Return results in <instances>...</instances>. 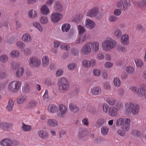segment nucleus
Instances as JSON below:
<instances>
[{"label": "nucleus", "instance_id": "nucleus-16", "mask_svg": "<svg viewBox=\"0 0 146 146\" xmlns=\"http://www.w3.org/2000/svg\"><path fill=\"white\" fill-rule=\"evenodd\" d=\"M129 36L126 34L123 35L121 38V44L124 45H127L129 44Z\"/></svg>", "mask_w": 146, "mask_h": 146}, {"label": "nucleus", "instance_id": "nucleus-62", "mask_svg": "<svg viewBox=\"0 0 146 146\" xmlns=\"http://www.w3.org/2000/svg\"><path fill=\"white\" fill-rule=\"evenodd\" d=\"M121 13V10L119 9H117L114 10V14L116 16L120 15Z\"/></svg>", "mask_w": 146, "mask_h": 146}, {"label": "nucleus", "instance_id": "nucleus-38", "mask_svg": "<svg viewBox=\"0 0 146 146\" xmlns=\"http://www.w3.org/2000/svg\"><path fill=\"white\" fill-rule=\"evenodd\" d=\"M117 49L119 52H125L127 50L126 48L121 45H118L117 46Z\"/></svg>", "mask_w": 146, "mask_h": 146}, {"label": "nucleus", "instance_id": "nucleus-35", "mask_svg": "<svg viewBox=\"0 0 146 146\" xmlns=\"http://www.w3.org/2000/svg\"><path fill=\"white\" fill-rule=\"evenodd\" d=\"M28 14L30 18L34 19L36 17L37 13L35 11L33 10H31L29 11Z\"/></svg>", "mask_w": 146, "mask_h": 146}, {"label": "nucleus", "instance_id": "nucleus-40", "mask_svg": "<svg viewBox=\"0 0 146 146\" xmlns=\"http://www.w3.org/2000/svg\"><path fill=\"white\" fill-rule=\"evenodd\" d=\"M109 131L108 128L106 126H103L101 128V133L104 135H106Z\"/></svg>", "mask_w": 146, "mask_h": 146}, {"label": "nucleus", "instance_id": "nucleus-25", "mask_svg": "<svg viewBox=\"0 0 146 146\" xmlns=\"http://www.w3.org/2000/svg\"><path fill=\"white\" fill-rule=\"evenodd\" d=\"M55 8L57 11L62 12L63 11L62 6L60 2L56 1L55 4Z\"/></svg>", "mask_w": 146, "mask_h": 146}, {"label": "nucleus", "instance_id": "nucleus-54", "mask_svg": "<svg viewBox=\"0 0 146 146\" xmlns=\"http://www.w3.org/2000/svg\"><path fill=\"white\" fill-rule=\"evenodd\" d=\"M135 63L137 66L139 67H141L143 65V62L142 60L137 59L135 60Z\"/></svg>", "mask_w": 146, "mask_h": 146}, {"label": "nucleus", "instance_id": "nucleus-56", "mask_svg": "<svg viewBox=\"0 0 146 146\" xmlns=\"http://www.w3.org/2000/svg\"><path fill=\"white\" fill-rule=\"evenodd\" d=\"M40 22L42 24H46L48 22V18L46 17H42L40 19Z\"/></svg>", "mask_w": 146, "mask_h": 146}, {"label": "nucleus", "instance_id": "nucleus-17", "mask_svg": "<svg viewBox=\"0 0 146 146\" xmlns=\"http://www.w3.org/2000/svg\"><path fill=\"white\" fill-rule=\"evenodd\" d=\"M0 126L4 130L8 131L12 127V125L10 123L5 122L1 123Z\"/></svg>", "mask_w": 146, "mask_h": 146}, {"label": "nucleus", "instance_id": "nucleus-64", "mask_svg": "<svg viewBox=\"0 0 146 146\" xmlns=\"http://www.w3.org/2000/svg\"><path fill=\"white\" fill-rule=\"evenodd\" d=\"M93 72L95 76H98L100 75L101 72L99 69H96L93 70Z\"/></svg>", "mask_w": 146, "mask_h": 146}, {"label": "nucleus", "instance_id": "nucleus-20", "mask_svg": "<svg viewBox=\"0 0 146 146\" xmlns=\"http://www.w3.org/2000/svg\"><path fill=\"white\" fill-rule=\"evenodd\" d=\"M38 134L39 137L43 139H46L48 136V133L44 130H39L38 132Z\"/></svg>", "mask_w": 146, "mask_h": 146}, {"label": "nucleus", "instance_id": "nucleus-57", "mask_svg": "<svg viewBox=\"0 0 146 146\" xmlns=\"http://www.w3.org/2000/svg\"><path fill=\"white\" fill-rule=\"evenodd\" d=\"M90 66V67H94L96 64V60L94 58H92L89 60Z\"/></svg>", "mask_w": 146, "mask_h": 146}, {"label": "nucleus", "instance_id": "nucleus-7", "mask_svg": "<svg viewBox=\"0 0 146 146\" xmlns=\"http://www.w3.org/2000/svg\"><path fill=\"white\" fill-rule=\"evenodd\" d=\"M58 116L60 117H64L68 111V109L66 106L64 104H60L58 106Z\"/></svg>", "mask_w": 146, "mask_h": 146}, {"label": "nucleus", "instance_id": "nucleus-49", "mask_svg": "<svg viewBox=\"0 0 146 146\" xmlns=\"http://www.w3.org/2000/svg\"><path fill=\"white\" fill-rule=\"evenodd\" d=\"M131 134L134 136L137 137L141 135V133L138 130L134 129L132 130L131 132Z\"/></svg>", "mask_w": 146, "mask_h": 146}, {"label": "nucleus", "instance_id": "nucleus-32", "mask_svg": "<svg viewBox=\"0 0 146 146\" xmlns=\"http://www.w3.org/2000/svg\"><path fill=\"white\" fill-rule=\"evenodd\" d=\"M27 97L25 95H21L17 98V102L18 104H21L26 100Z\"/></svg>", "mask_w": 146, "mask_h": 146}, {"label": "nucleus", "instance_id": "nucleus-58", "mask_svg": "<svg viewBox=\"0 0 146 146\" xmlns=\"http://www.w3.org/2000/svg\"><path fill=\"white\" fill-rule=\"evenodd\" d=\"M23 90L25 93L28 92L30 91V87L27 84H25L23 88Z\"/></svg>", "mask_w": 146, "mask_h": 146}, {"label": "nucleus", "instance_id": "nucleus-41", "mask_svg": "<svg viewBox=\"0 0 146 146\" xmlns=\"http://www.w3.org/2000/svg\"><path fill=\"white\" fill-rule=\"evenodd\" d=\"M79 34H84L86 30L84 27L81 25H79L77 27Z\"/></svg>", "mask_w": 146, "mask_h": 146}, {"label": "nucleus", "instance_id": "nucleus-24", "mask_svg": "<svg viewBox=\"0 0 146 146\" xmlns=\"http://www.w3.org/2000/svg\"><path fill=\"white\" fill-rule=\"evenodd\" d=\"M41 12L42 14L46 15L49 13V10L48 7L46 5H43L40 8Z\"/></svg>", "mask_w": 146, "mask_h": 146}, {"label": "nucleus", "instance_id": "nucleus-39", "mask_svg": "<svg viewBox=\"0 0 146 146\" xmlns=\"http://www.w3.org/2000/svg\"><path fill=\"white\" fill-rule=\"evenodd\" d=\"M104 120L103 118H100L98 119L96 123L97 127H100L104 123Z\"/></svg>", "mask_w": 146, "mask_h": 146}, {"label": "nucleus", "instance_id": "nucleus-2", "mask_svg": "<svg viewBox=\"0 0 146 146\" xmlns=\"http://www.w3.org/2000/svg\"><path fill=\"white\" fill-rule=\"evenodd\" d=\"M117 42L111 38H108L104 40L102 43L103 50L105 51H110L116 46Z\"/></svg>", "mask_w": 146, "mask_h": 146}, {"label": "nucleus", "instance_id": "nucleus-50", "mask_svg": "<svg viewBox=\"0 0 146 146\" xmlns=\"http://www.w3.org/2000/svg\"><path fill=\"white\" fill-rule=\"evenodd\" d=\"M123 107V105L122 103L120 102H117L115 106V108L117 110V111H118L122 109Z\"/></svg>", "mask_w": 146, "mask_h": 146}, {"label": "nucleus", "instance_id": "nucleus-15", "mask_svg": "<svg viewBox=\"0 0 146 146\" xmlns=\"http://www.w3.org/2000/svg\"><path fill=\"white\" fill-rule=\"evenodd\" d=\"M13 143L12 140L9 138L4 139L0 142L2 146H11Z\"/></svg>", "mask_w": 146, "mask_h": 146}, {"label": "nucleus", "instance_id": "nucleus-27", "mask_svg": "<svg viewBox=\"0 0 146 146\" xmlns=\"http://www.w3.org/2000/svg\"><path fill=\"white\" fill-rule=\"evenodd\" d=\"M37 102L35 101H32L29 102L26 106V108L28 110H30L35 108Z\"/></svg>", "mask_w": 146, "mask_h": 146}, {"label": "nucleus", "instance_id": "nucleus-26", "mask_svg": "<svg viewBox=\"0 0 146 146\" xmlns=\"http://www.w3.org/2000/svg\"><path fill=\"white\" fill-rule=\"evenodd\" d=\"M87 110L94 114L98 113V110L95 107L90 105H88L87 107Z\"/></svg>", "mask_w": 146, "mask_h": 146}, {"label": "nucleus", "instance_id": "nucleus-19", "mask_svg": "<svg viewBox=\"0 0 146 146\" xmlns=\"http://www.w3.org/2000/svg\"><path fill=\"white\" fill-rule=\"evenodd\" d=\"M22 40L25 42H28L31 40L32 38L29 34L26 33L23 35L22 37Z\"/></svg>", "mask_w": 146, "mask_h": 146}, {"label": "nucleus", "instance_id": "nucleus-29", "mask_svg": "<svg viewBox=\"0 0 146 146\" xmlns=\"http://www.w3.org/2000/svg\"><path fill=\"white\" fill-rule=\"evenodd\" d=\"M101 90L100 88L98 87H97L92 88L91 90V92L93 94L97 95L100 93Z\"/></svg>", "mask_w": 146, "mask_h": 146}, {"label": "nucleus", "instance_id": "nucleus-45", "mask_svg": "<svg viewBox=\"0 0 146 146\" xmlns=\"http://www.w3.org/2000/svg\"><path fill=\"white\" fill-rule=\"evenodd\" d=\"M82 64L83 66L85 68H90L89 60H84L83 61Z\"/></svg>", "mask_w": 146, "mask_h": 146}, {"label": "nucleus", "instance_id": "nucleus-14", "mask_svg": "<svg viewBox=\"0 0 146 146\" xmlns=\"http://www.w3.org/2000/svg\"><path fill=\"white\" fill-rule=\"evenodd\" d=\"M96 24L92 20L87 19L85 22V26L90 29H93L95 27Z\"/></svg>", "mask_w": 146, "mask_h": 146}, {"label": "nucleus", "instance_id": "nucleus-55", "mask_svg": "<svg viewBox=\"0 0 146 146\" xmlns=\"http://www.w3.org/2000/svg\"><path fill=\"white\" fill-rule=\"evenodd\" d=\"M107 102L110 105H113L116 102L115 100L113 98H109L107 100Z\"/></svg>", "mask_w": 146, "mask_h": 146}, {"label": "nucleus", "instance_id": "nucleus-9", "mask_svg": "<svg viewBox=\"0 0 146 146\" xmlns=\"http://www.w3.org/2000/svg\"><path fill=\"white\" fill-rule=\"evenodd\" d=\"M137 94L139 96L144 97L146 99V85L143 84L140 86L138 89Z\"/></svg>", "mask_w": 146, "mask_h": 146}, {"label": "nucleus", "instance_id": "nucleus-3", "mask_svg": "<svg viewBox=\"0 0 146 146\" xmlns=\"http://www.w3.org/2000/svg\"><path fill=\"white\" fill-rule=\"evenodd\" d=\"M70 85L68 80L66 78H61L58 82V89L61 92H66L69 89Z\"/></svg>", "mask_w": 146, "mask_h": 146}, {"label": "nucleus", "instance_id": "nucleus-36", "mask_svg": "<svg viewBox=\"0 0 146 146\" xmlns=\"http://www.w3.org/2000/svg\"><path fill=\"white\" fill-rule=\"evenodd\" d=\"M91 45L93 47L92 49L95 52L98 51L99 49V43L98 42H94L91 43Z\"/></svg>", "mask_w": 146, "mask_h": 146}, {"label": "nucleus", "instance_id": "nucleus-42", "mask_svg": "<svg viewBox=\"0 0 146 146\" xmlns=\"http://www.w3.org/2000/svg\"><path fill=\"white\" fill-rule=\"evenodd\" d=\"M67 68L69 70H73L77 68V65L74 63L68 64L67 65Z\"/></svg>", "mask_w": 146, "mask_h": 146}, {"label": "nucleus", "instance_id": "nucleus-13", "mask_svg": "<svg viewBox=\"0 0 146 146\" xmlns=\"http://www.w3.org/2000/svg\"><path fill=\"white\" fill-rule=\"evenodd\" d=\"M91 45V43L88 42L85 44L84 46L81 50L83 53L84 54H87L90 52L91 48L90 46Z\"/></svg>", "mask_w": 146, "mask_h": 146}, {"label": "nucleus", "instance_id": "nucleus-23", "mask_svg": "<svg viewBox=\"0 0 146 146\" xmlns=\"http://www.w3.org/2000/svg\"><path fill=\"white\" fill-rule=\"evenodd\" d=\"M117 110L114 107H111L110 108L109 114L110 116H115L117 115Z\"/></svg>", "mask_w": 146, "mask_h": 146}, {"label": "nucleus", "instance_id": "nucleus-21", "mask_svg": "<svg viewBox=\"0 0 146 146\" xmlns=\"http://www.w3.org/2000/svg\"><path fill=\"white\" fill-rule=\"evenodd\" d=\"M69 107L70 110L74 113H76L79 110V108L73 103L70 104L69 105Z\"/></svg>", "mask_w": 146, "mask_h": 146}, {"label": "nucleus", "instance_id": "nucleus-51", "mask_svg": "<svg viewBox=\"0 0 146 146\" xmlns=\"http://www.w3.org/2000/svg\"><path fill=\"white\" fill-rule=\"evenodd\" d=\"M114 86L116 87H118L120 85L121 82L119 78H114Z\"/></svg>", "mask_w": 146, "mask_h": 146}, {"label": "nucleus", "instance_id": "nucleus-28", "mask_svg": "<svg viewBox=\"0 0 146 146\" xmlns=\"http://www.w3.org/2000/svg\"><path fill=\"white\" fill-rule=\"evenodd\" d=\"M14 101L11 99L9 100L8 104L6 107V109L9 111H11L13 109L14 105Z\"/></svg>", "mask_w": 146, "mask_h": 146}, {"label": "nucleus", "instance_id": "nucleus-22", "mask_svg": "<svg viewBox=\"0 0 146 146\" xmlns=\"http://www.w3.org/2000/svg\"><path fill=\"white\" fill-rule=\"evenodd\" d=\"M48 111L51 113H54L56 112L58 110V108L55 105L50 104L48 107Z\"/></svg>", "mask_w": 146, "mask_h": 146}, {"label": "nucleus", "instance_id": "nucleus-43", "mask_svg": "<svg viewBox=\"0 0 146 146\" xmlns=\"http://www.w3.org/2000/svg\"><path fill=\"white\" fill-rule=\"evenodd\" d=\"M11 55L13 58H17L19 56V52L17 50H13L11 52Z\"/></svg>", "mask_w": 146, "mask_h": 146}, {"label": "nucleus", "instance_id": "nucleus-6", "mask_svg": "<svg viewBox=\"0 0 146 146\" xmlns=\"http://www.w3.org/2000/svg\"><path fill=\"white\" fill-rule=\"evenodd\" d=\"M131 5L130 0H122L118 2L117 4V7L123 11L126 10L128 7Z\"/></svg>", "mask_w": 146, "mask_h": 146}, {"label": "nucleus", "instance_id": "nucleus-4", "mask_svg": "<svg viewBox=\"0 0 146 146\" xmlns=\"http://www.w3.org/2000/svg\"><path fill=\"white\" fill-rule=\"evenodd\" d=\"M20 82L15 80L10 82L8 86V89L9 91L16 93L19 91L21 86Z\"/></svg>", "mask_w": 146, "mask_h": 146}, {"label": "nucleus", "instance_id": "nucleus-60", "mask_svg": "<svg viewBox=\"0 0 146 146\" xmlns=\"http://www.w3.org/2000/svg\"><path fill=\"white\" fill-rule=\"evenodd\" d=\"M103 111L106 113H107L109 106L106 103H104L102 105Z\"/></svg>", "mask_w": 146, "mask_h": 146}, {"label": "nucleus", "instance_id": "nucleus-53", "mask_svg": "<svg viewBox=\"0 0 146 146\" xmlns=\"http://www.w3.org/2000/svg\"><path fill=\"white\" fill-rule=\"evenodd\" d=\"M108 20L111 22H115L118 20V18L115 16L112 15L109 17Z\"/></svg>", "mask_w": 146, "mask_h": 146}, {"label": "nucleus", "instance_id": "nucleus-63", "mask_svg": "<svg viewBox=\"0 0 146 146\" xmlns=\"http://www.w3.org/2000/svg\"><path fill=\"white\" fill-rule=\"evenodd\" d=\"M16 25V28L18 30L21 28L22 27V25L20 22L18 20H16L15 21Z\"/></svg>", "mask_w": 146, "mask_h": 146}, {"label": "nucleus", "instance_id": "nucleus-34", "mask_svg": "<svg viewBox=\"0 0 146 146\" xmlns=\"http://www.w3.org/2000/svg\"><path fill=\"white\" fill-rule=\"evenodd\" d=\"M70 28V25L66 23L63 25L62 27V30L63 32H68Z\"/></svg>", "mask_w": 146, "mask_h": 146}, {"label": "nucleus", "instance_id": "nucleus-18", "mask_svg": "<svg viewBox=\"0 0 146 146\" xmlns=\"http://www.w3.org/2000/svg\"><path fill=\"white\" fill-rule=\"evenodd\" d=\"M79 38L76 40V43L79 44L82 43L86 40V39L85 34H80Z\"/></svg>", "mask_w": 146, "mask_h": 146}, {"label": "nucleus", "instance_id": "nucleus-52", "mask_svg": "<svg viewBox=\"0 0 146 146\" xmlns=\"http://www.w3.org/2000/svg\"><path fill=\"white\" fill-rule=\"evenodd\" d=\"M22 128L24 131H29L31 129V126L23 123Z\"/></svg>", "mask_w": 146, "mask_h": 146}, {"label": "nucleus", "instance_id": "nucleus-11", "mask_svg": "<svg viewBox=\"0 0 146 146\" xmlns=\"http://www.w3.org/2000/svg\"><path fill=\"white\" fill-rule=\"evenodd\" d=\"M131 120L129 118H125V122L122 125V129L125 131H127L130 129Z\"/></svg>", "mask_w": 146, "mask_h": 146}, {"label": "nucleus", "instance_id": "nucleus-47", "mask_svg": "<svg viewBox=\"0 0 146 146\" xmlns=\"http://www.w3.org/2000/svg\"><path fill=\"white\" fill-rule=\"evenodd\" d=\"M33 25L37 28L41 32L42 31L43 29L38 22H36L33 23Z\"/></svg>", "mask_w": 146, "mask_h": 146}, {"label": "nucleus", "instance_id": "nucleus-61", "mask_svg": "<svg viewBox=\"0 0 146 146\" xmlns=\"http://www.w3.org/2000/svg\"><path fill=\"white\" fill-rule=\"evenodd\" d=\"M72 54L74 56H76L79 54V50L77 49L74 48L72 50Z\"/></svg>", "mask_w": 146, "mask_h": 146}, {"label": "nucleus", "instance_id": "nucleus-46", "mask_svg": "<svg viewBox=\"0 0 146 146\" xmlns=\"http://www.w3.org/2000/svg\"><path fill=\"white\" fill-rule=\"evenodd\" d=\"M125 70L126 72L129 74H132L134 72V69L131 66H128L126 68Z\"/></svg>", "mask_w": 146, "mask_h": 146}, {"label": "nucleus", "instance_id": "nucleus-12", "mask_svg": "<svg viewBox=\"0 0 146 146\" xmlns=\"http://www.w3.org/2000/svg\"><path fill=\"white\" fill-rule=\"evenodd\" d=\"M99 13V8L98 7H94L89 10L87 15L90 17H93L97 15Z\"/></svg>", "mask_w": 146, "mask_h": 146}, {"label": "nucleus", "instance_id": "nucleus-5", "mask_svg": "<svg viewBox=\"0 0 146 146\" xmlns=\"http://www.w3.org/2000/svg\"><path fill=\"white\" fill-rule=\"evenodd\" d=\"M28 63L31 67L37 68L39 67L41 65V61L36 56H32L29 59Z\"/></svg>", "mask_w": 146, "mask_h": 146}, {"label": "nucleus", "instance_id": "nucleus-37", "mask_svg": "<svg viewBox=\"0 0 146 146\" xmlns=\"http://www.w3.org/2000/svg\"><path fill=\"white\" fill-rule=\"evenodd\" d=\"M122 32L119 29L115 30L114 32V35L117 38L119 39L122 36Z\"/></svg>", "mask_w": 146, "mask_h": 146}, {"label": "nucleus", "instance_id": "nucleus-44", "mask_svg": "<svg viewBox=\"0 0 146 146\" xmlns=\"http://www.w3.org/2000/svg\"><path fill=\"white\" fill-rule=\"evenodd\" d=\"M125 122V119L120 118L117 119L116 122V125L119 127L122 125Z\"/></svg>", "mask_w": 146, "mask_h": 146}, {"label": "nucleus", "instance_id": "nucleus-10", "mask_svg": "<svg viewBox=\"0 0 146 146\" xmlns=\"http://www.w3.org/2000/svg\"><path fill=\"white\" fill-rule=\"evenodd\" d=\"M62 15L60 13H53L51 15V20L52 22L56 23L60 20L62 18Z\"/></svg>", "mask_w": 146, "mask_h": 146}, {"label": "nucleus", "instance_id": "nucleus-30", "mask_svg": "<svg viewBox=\"0 0 146 146\" xmlns=\"http://www.w3.org/2000/svg\"><path fill=\"white\" fill-rule=\"evenodd\" d=\"M48 124L50 127H54L57 125L58 122L55 119H50L48 121Z\"/></svg>", "mask_w": 146, "mask_h": 146}, {"label": "nucleus", "instance_id": "nucleus-1", "mask_svg": "<svg viewBox=\"0 0 146 146\" xmlns=\"http://www.w3.org/2000/svg\"><path fill=\"white\" fill-rule=\"evenodd\" d=\"M126 109L124 111L127 115L130 116L131 114L134 115H137L139 111V106L137 104H134L129 102L125 105Z\"/></svg>", "mask_w": 146, "mask_h": 146}, {"label": "nucleus", "instance_id": "nucleus-33", "mask_svg": "<svg viewBox=\"0 0 146 146\" xmlns=\"http://www.w3.org/2000/svg\"><path fill=\"white\" fill-rule=\"evenodd\" d=\"M49 62V59L47 56H43L42 59V65L43 66L46 67L47 66Z\"/></svg>", "mask_w": 146, "mask_h": 146}, {"label": "nucleus", "instance_id": "nucleus-31", "mask_svg": "<svg viewBox=\"0 0 146 146\" xmlns=\"http://www.w3.org/2000/svg\"><path fill=\"white\" fill-rule=\"evenodd\" d=\"M24 71V68L23 67L19 68L16 72V76L18 78L21 77L23 74Z\"/></svg>", "mask_w": 146, "mask_h": 146}, {"label": "nucleus", "instance_id": "nucleus-8", "mask_svg": "<svg viewBox=\"0 0 146 146\" xmlns=\"http://www.w3.org/2000/svg\"><path fill=\"white\" fill-rule=\"evenodd\" d=\"M90 130L85 127H81L78 131V136L80 139H83L84 137L87 136Z\"/></svg>", "mask_w": 146, "mask_h": 146}, {"label": "nucleus", "instance_id": "nucleus-48", "mask_svg": "<svg viewBox=\"0 0 146 146\" xmlns=\"http://www.w3.org/2000/svg\"><path fill=\"white\" fill-rule=\"evenodd\" d=\"M8 57L6 54H3L0 57V61L2 63H5L7 60Z\"/></svg>", "mask_w": 146, "mask_h": 146}, {"label": "nucleus", "instance_id": "nucleus-59", "mask_svg": "<svg viewBox=\"0 0 146 146\" xmlns=\"http://www.w3.org/2000/svg\"><path fill=\"white\" fill-rule=\"evenodd\" d=\"M117 133L120 136L123 137L126 136V133L123 130L119 129L117 131Z\"/></svg>", "mask_w": 146, "mask_h": 146}]
</instances>
